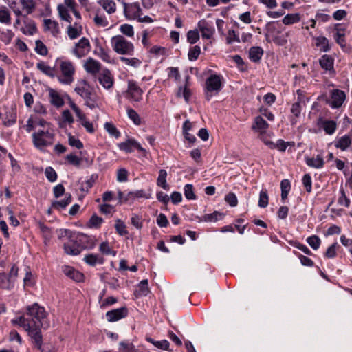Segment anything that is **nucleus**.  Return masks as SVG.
Instances as JSON below:
<instances>
[{"label":"nucleus","instance_id":"50","mask_svg":"<svg viewBox=\"0 0 352 352\" xmlns=\"http://www.w3.org/2000/svg\"><path fill=\"white\" fill-rule=\"evenodd\" d=\"M269 203V197L266 189H262L259 193L258 206L266 208Z\"/></svg>","mask_w":352,"mask_h":352},{"label":"nucleus","instance_id":"20","mask_svg":"<svg viewBox=\"0 0 352 352\" xmlns=\"http://www.w3.org/2000/svg\"><path fill=\"white\" fill-rule=\"evenodd\" d=\"M100 84L106 89L112 88L114 84V78L109 69L104 70L98 78Z\"/></svg>","mask_w":352,"mask_h":352},{"label":"nucleus","instance_id":"63","mask_svg":"<svg viewBox=\"0 0 352 352\" xmlns=\"http://www.w3.org/2000/svg\"><path fill=\"white\" fill-rule=\"evenodd\" d=\"M69 144L71 146L76 147L78 149L83 148V143L78 138H76L72 134H69L68 136Z\"/></svg>","mask_w":352,"mask_h":352},{"label":"nucleus","instance_id":"15","mask_svg":"<svg viewBox=\"0 0 352 352\" xmlns=\"http://www.w3.org/2000/svg\"><path fill=\"white\" fill-rule=\"evenodd\" d=\"M319 65L325 72H328L329 75L334 76L336 70L334 68V58L328 54L322 55L319 59Z\"/></svg>","mask_w":352,"mask_h":352},{"label":"nucleus","instance_id":"2","mask_svg":"<svg viewBox=\"0 0 352 352\" xmlns=\"http://www.w3.org/2000/svg\"><path fill=\"white\" fill-rule=\"evenodd\" d=\"M225 79L221 74H212L205 81L204 87V96L209 102L213 96H217L224 87Z\"/></svg>","mask_w":352,"mask_h":352},{"label":"nucleus","instance_id":"59","mask_svg":"<svg viewBox=\"0 0 352 352\" xmlns=\"http://www.w3.org/2000/svg\"><path fill=\"white\" fill-rule=\"evenodd\" d=\"M45 175L47 180L50 182H54L57 180L58 175L54 169L51 166H48L45 168Z\"/></svg>","mask_w":352,"mask_h":352},{"label":"nucleus","instance_id":"33","mask_svg":"<svg viewBox=\"0 0 352 352\" xmlns=\"http://www.w3.org/2000/svg\"><path fill=\"white\" fill-rule=\"evenodd\" d=\"M224 216L225 215L223 213H221L219 211H214L212 213L204 214L201 217L199 221L216 222L223 219Z\"/></svg>","mask_w":352,"mask_h":352},{"label":"nucleus","instance_id":"28","mask_svg":"<svg viewBox=\"0 0 352 352\" xmlns=\"http://www.w3.org/2000/svg\"><path fill=\"white\" fill-rule=\"evenodd\" d=\"M50 101L51 104L57 107H61L64 104V100L61 96L54 89H49Z\"/></svg>","mask_w":352,"mask_h":352},{"label":"nucleus","instance_id":"18","mask_svg":"<svg viewBox=\"0 0 352 352\" xmlns=\"http://www.w3.org/2000/svg\"><path fill=\"white\" fill-rule=\"evenodd\" d=\"M197 25L203 38L209 39L212 38L215 32L214 27L212 24L203 19L198 22Z\"/></svg>","mask_w":352,"mask_h":352},{"label":"nucleus","instance_id":"11","mask_svg":"<svg viewBox=\"0 0 352 352\" xmlns=\"http://www.w3.org/2000/svg\"><path fill=\"white\" fill-rule=\"evenodd\" d=\"M346 28L342 23H336L333 27V38L336 43L344 50L346 47Z\"/></svg>","mask_w":352,"mask_h":352},{"label":"nucleus","instance_id":"34","mask_svg":"<svg viewBox=\"0 0 352 352\" xmlns=\"http://www.w3.org/2000/svg\"><path fill=\"white\" fill-rule=\"evenodd\" d=\"M100 4L108 14H113L116 10V4L113 0H99Z\"/></svg>","mask_w":352,"mask_h":352},{"label":"nucleus","instance_id":"21","mask_svg":"<svg viewBox=\"0 0 352 352\" xmlns=\"http://www.w3.org/2000/svg\"><path fill=\"white\" fill-rule=\"evenodd\" d=\"M318 124L322 127L326 134L333 135L337 129V123L334 120L318 119Z\"/></svg>","mask_w":352,"mask_h":352},{"label":"nucleus","instance_id":"38","mask_svg":"<svg viewBox=\"0 0 352 352\" xmlns=\"http://www.w3.org/2000/svg\"><path fill=\"white\" fill-rule=\"evenodd\" d=\"M44 26L45 30H50L54 35L59 32L58 23L55 21L45 19Z\"/></svg>","mask_w":352,"mask_h":352},{"label":"nucleus","instance_id":"49","mask_svg":"<svg viewBox=\"0 0 352 352\" xmlns=\"http://www.w3.org/2000/svg\"><path fill=\"white\" fill-rule=\"evenodd\" d=\"M115 229L116 232L122 236H126L129 234L126 224L120 219L116 220Z\"/></svg>","mask_w":352,"mask_h":352},{"label":"nucleus","instance_id":"10","mask_svg":"<svg viewBox=\"0 0 352 352\" xmlns=\"http://www.w3.org/2000/svg\"><path fill=\"white\" fill-rule=\"evenodd\" d=\"M346 97V94L344 91L338 89H333L331 91L330 99L327 101V103L332 109H338L342 106Z\"/></svg>","mask_w":352,"mask_h":352},{"label":"nucleus","instance_id":"3","mask_svg":"<svg viewBox=\"0 0 352 352\" xmlns=\"http://www.w3.org/2000/svg\"><path fill=\"white\" fill-rule=\"evenodd\" d=\"M74 91L84 99L86 106L91 109L96 107L98 96L87 80L85 79L79 80Z\"/></svg>","mask_w":352,"mask_h":352},{"label":"nucleus","instance_id":"61","mask_svg":"<svg viewBox=\"0 0 352 352\" xmlns=\"http://www.w3.org/2000/svg\"><path fill=\"white\" fill-rule=\"evenodd\" d=\"M120 30L123 34L129 37H132L134 35L133 27L130 24L124 23L121 25Z\"/></svg>","mask_w":352,"mask_h":352},{"label":"nucleus","instance_id":"6","mask_svg":"<svg viewBox=\"0 0 352 352\" xmlns=\"http://www.w3.org/2000/svg\"><path fill=\"white\" fill-rule=\"evenodd\" d=\"M54 134L52 131L38 130L32 135V143L35 148L42 149L52 144Z\"/></svg>","mask_w":352,"mask_h":352},{"label":"nucleus","instance_id":"51","mask_svg":"<svg viewBox=\"0 0 352 352\" xmlns=\"http://www.w3.org/2000/svg\"><path fill=\"white\" fill-rule=\"evenodd\" d=\"M185 197L188 200L197 199V196L194 192V187L192 184H187L184 187Z\"/></svg>","mask_w":352,"mask_h":352},{"label":"nucleus","instance_id":"16","mask_svg":"<svg viewBox=\"0 0 352 352\" xmlns=\"http://www.w3.org/2000/svg\"><path fill=\"white\" fill-rule=\"evenodd\" d=\"M77 242L80 244L81 251L84 250H91L95 245V239L92 236H88L83 233L76 232Z\"/></svg>","mask_w":352,"mask_h":352},{"label":"nucleus","instance_id":"30","mask_svg":"<svg viewBox=\"0 0 352 352\" xmlns=\"http://www.w3.org/2000/svg\"><path fill=\"white\" fill-rule=\"evenodd\" d=\"M83 261L90 266H95L96 264L102 265L104 262V259L102 256L95 254H86Z\"/></svg>","mask_w":352,"mask_h":352},{"label":"nucleus","instance_id":"25","mask_svg":"<svg viewBox=\"0 0 352 352\" xmlns=\"http://www.w3.org/2000/svg\"><path fill=\"white\" fill-rule=\"evenodd\" d=\"M261 140L270 149L276 148L280 152H285L287 148L286 142L282 139L278 140L276 143H274L272 141L268 140L264 138H261Z\"/></svg>","mask_w":352,"mask_h":352},{"label":"nucleus","instance_id":"24","mask_svg":"<svg viewBox=\"0 0 352 352\" xmlns=\"http://www.w3.org/2000/svg\"><path fill=\"white\" fill-rule=\"evenodd\" d=\"M151 290L148 287V281L147 279L142 280L137 286V289L134 292V295L138 298L141 296H146Z\"/></svg>","mask_w":352,"mask_h":352},{"label":"nucleus","instance_id":"41","mask_svg":"<svg viewBox=\"0 0 352 352\" xmlns=\"http://www.w3.org/2000/svg\"><path fill=\"white\" fill-rule=\"evenodd\" d=\"M22 8L25 10V16L32 14L35 9V3L33 0H19Z\"/></svg>","mask_w":352,"mask_h":352},{"label":"nucleus","instance_id":"55","mask_svg":"<svg viewBox=\"0 0 352 352\" xmlns=\"http://www.w3.org/2000/svg\"><path fill=\"white\" fill-rule=\"evenodd\" d=\"M82 34V27L80 26L79 28L74 27L72 25H69L67 28V34L70 39H75L80 36Z\"/></svg>","mask_w":352,"mask_h":352},{"label":"nucleus","instance_id":"32","mask_svg":"<svg viewBox=\"0 0 352 352\" xmlns=\"http://www.w3.org/2000/svg\"><path fill=\"white\" fill-rule=\"evenodd\" d=\"M85 70L88 73L96 74L100 69V63L92 58H89L85 65Z\"/></svg>","mask_w":352,"mask_h":352},{"label":"nucleus","instance_id":"52","mask_svg":"<svg viewBox=\"0 0 352 352\" xmlns=\"http://www.w3.org/2000/svg\"><path fill=\"white\" fill-rule=\"evenodd\" d=\"M306 241L314 250H317L321 244V240L317 235H311L307 237Z\"/></svg>","mask_w":352,"mask_h":352},{"label":"nucleus","instance_id":"42","mask_svg":"<svg viewBox=\"0 0 352 352\" xmlns=\"http://www.w3.org/2000/svg\"><path fill=\"white\" fill-rule=\"evenodd\" d=\"M300 21V16L298 13L294 14H287L283 19V23L286 25H292L294 23H296Z\"/></svg>","mask_w":352,"mask_h":352},{"label":"nucleus","instance_id":"40","mask_svg":"<svg viewBox=\"0 0 352 352\" xmlns=\"http://www.w3.org/2000/svg\"><path fill=\"white\" fill-rule=\"evenodd\" d=\"M191 95H192L191 91L189 89V87H188L187 85H185L184 87H182V86L179 87L178 91L177 93V97L182 96L184 98L186 103L189 102L190 98Z\"/></svg>","mask_w":352,"mask_h":352},{"label":"nucleus","instance_id":"29","mask_svg":"<svg viewBox=\"0 0 352 352\" xmlns=\"http://www.w3.org/2000/svg\"><path fill=\"white\" fill-rule=\"evenodd\" d=\"M263 52V50L261 47H252L249 50V58L253 63H258L262 58Z\"/></svg>","mask_w":352,"mask_h":352},{"label":"nucleus","instance_id":"9","mask_svg":"<svg viewBox=\"0 0 352 352\" xmlns=\"http://www.w3.org/2000/svg\"><path fill=\"white\" fill-rule=\"evenodd\" d=\"M119 149L126 153H131L135 149L142 153V156L146 157L147 151L134 138H128L125 142L118 144Z\"/></svg>","mask_w":352,"mask_h":352},{"label":"nucleus","instance_id":"45","mask_svg":"<svg viewBox=\"0 0 352 352\" xmlns=\"http://www.w3.org/2000/svg\"><path fill=\"white\" fill-rule=\"evenodd\" d=\"M16 112L14 110H12L6 114V118L3 121V124L5 126L9 127L14 125L16 122Z\"/></svg>","mask_w":352,"mask_h":352},{"label":"nucleus","instance_id":"4","mask_svg":"<svg viewBox=\"0 0 352 352\" xmlns=\"http://www.w3.org/2000/svg\"><path fill=\"white\" fill-rule=\"evenodd\" d=\"M59 239L67 238V241L63 244L65 253L72 256H76L80 254L81 248L76 236V232L69 229L60 230Z\"/></svg>","mask_w":352,"mask_h":352},{"label":"nucleus","instance_id":"23","mask_svg":"<svg viewBox=\"0 0 352 352\" xmlns=\"http://www.w3.org/2000/svg\"><path fill=\"white\" fill-rule=\"evenodd\" d=\"M305 164L311 168L320 169L323 168L324 161L322 155H318L316 157H311L309 156L305 157Z\"/></svg>","mask_w":352,"mask_h":352},{"label":"nucleus","instance_id":"26","mask_svg":"<svg viewBox=\"0 0 352 352\" xmlns=\"http://www.w3.org/2000/svg\"><path fill=\"white\" fill-rule=\"evenodd\" d=\"M316 46L320 48V50L323 52H328L331 49V45L329 43V39L323 36H319L316 37Z\"/></svg>","mask_w":352,"mask_h":352},{"label":"nucleus","instance_id":"57","mask_svg":"<svg viewBox=\"0 0 352 352\" xmlns=\"http://www.w3.org/2000/svg\"><path fill=\"white\" fill-rule=\"evenodd\" d=\"M74 119L69 110H64L62 113V122L60 124V127H63L64 123H68L69 125L73 124Z\"/></svg>","mask_w":352,"mask_h":352},{"label":"nucleus","instance_id":"12","mask_svg":"<svg viewBox=\"0 0 352 352\" xmlns=\"http://www.w3.org/2000/svg\"><path fill=\"white\" fill-rule=\"evenodd\" d=\"M90 48L91 45L88 38L82 37L76 43L75 47L72 50V53L78 58H82L89 52Z\"/></svg>","mask_w":352,"mask_h":352},{"label":"nucleus","instance_id":"37","mask_svg":"<svg viewBox=\"0 0 352 352\" xmlns=\"http://www.w3.org/2000/svg\"><path fill=\"white\" fill-rule=\"evenodd\" d=\"M103 222L104 219L102 217H98L96 214H94L87 222V227L89 228L99 229Z\"/></svg>","mask_w":352,"mask_h":352},{"label":"nucleus","instance_id":"8","mask_svg":"<svg viewBox=\"0 0 352 352\" xmlns=\"http://www.w3.org/2000/svg\"><path fill=\"white\" fill-rule=\"evenodd\" d=\"M127 83V89L124 92L125 98L131 101L140 102L144 93L142 88L133 80H129Z\"/></svg>","mask_w":352,"mask_h":352},{"label":"nucleus","instance_id":"7","mask_svg":"<svg viewBox=\"0 0 352 352\" xmlns=\"http://www.w3.org/2000/svg\"><path fill=\"white\" fill-rule=\"evenodd\" d=\"M113 50L119 54L133 55L134 51L133 44L127 41L123 36H114L111 39Z\"/></svg>","mask_w":352,"mask_h":352},{"label":"nucleus","instance_id":"47","mask_svg":"<svg viewBox=\"0 0 352 352\" xmlns=\"http://www.w3.org/2000/svg\"><path fill=\"white\" fill-rule=\"evenodd\" d=\"M186 38L188 43L190 44L196 43L200 38V35L198 30H190L186 34Z\"/></svg>","mask_w":352,"mask_h":352},{"label":"nucleus","instance_id":"35","mask_svg":"<svg viewBox=\"0 0 352 352\" xmlns=\"http://www.w3.org/2000/svg\"><path fill=\"white\" fill-rule=\"evenodd\" d=\"M14 287V284L8 277L5 272L0 273V288L2 289L11 290Z\"/></svg>","mask_w":352,"mask_h":352},{"label":"nucleus","instance_id":"39","mask_svg":"<svg viewBox=\"0 0 352 352\" xmlns=\"http://www.w3.org/2000/svg\"><path fill=\"white\" fill-rule=\"evenodd\" d=\"M57 10L62 20L72 23V17L69 14V10L64 5L59 4L57 7Z\"/></svg>","mask_w":352,"mask_h":352},{"label":"nucleus","instance_id":"13","mask_svg":"<svg viewBox=\"0 0 352 352\" xmlns=\"http://www.w3.org/2000/svg\"><path fill=\"white\" fill-rule=\"evenodd\" d=\"M124 13L127 19H136L142 14V9L138 2L128 4L123 2Z\"/></svg>","mask_w":352,"mask_h":352},{"label":"nucleus","instance_id":"54","mask_svg":"<svg viewBox=\"0 0 352 352\" xmlns=\"http://www.w3.org/2000/svg\"><path fill=\"white\" fill-rule=\"evenodd\" d=\"M293 253L300 259L302 265L307 267H313L314 265V262L310 258L301 254L296 250H294Z\"/></svg>","mask_w":352,"mask_h":352},{"label":"nucleus","instance_id":"58","mask_svg":"<svg viewBox=\"0 0 352 352\" xmlns=\"http://www.w3.org/2000/svg\"><path fill=\"white\" fill-rule=\"evenodd\" d=\"M65 159L69 164L74 166L76 167H79L82 160V158L78 157V156L73 153L67 155Z\"/></svg>","mask_w":352,"mask_h":352},{"label":"nucleus","instance_id":"31","mask_svg":"<svg viewBox=\"0 0 352 352\" xmlns=\"http://www.w3.org/2000/svg\"><path fill=\"white\" fill-rule=\"evenodd\" d=\"M36 67L45 75L54 78L57 76V70L54 67H51L45 64L43 61H40L36 64Z\"/></svg>","mask_w":352,"mask_h":352},{"label":"nucleus","instance_id":"56","mask_svg":"<svg viewBox=\"0 0 352 352\" xmlns=\"http://www.w3.org/2000/svg\"><path fill=\"white\" fill-rule=\"evenodd\" d=\"M302 184L308 193L312 191V179L310 174L307 173L303 175Z\"/></svg>","mask_w":352,"mask_h":352},{"label":"nucleus","instance_id":"46","mask_svg":"<svg viewBox=\"0 0 352 352\" xmlns=\"http://www.w3.org/2000/svg\"><path fill=\"white\" fill-rule=\"evenodd\" d=\"M340 196L338 199V203L340 206H343L346 208H349L351 204L350 199L346 195L345 191L343 188H340Z\"/></svg>","mask_w":352,"mask_h":352},{"label":"nucleus","instance_id":"48","mask_svg":"<svg viewBox=\"0 0 352 352\" xmlns=\"http://www.w3.org/2000/svg\"><path fill=\"white\" fill-rule=\"evenodd\" d=\"M201 54V47L199 45H195L190 47L188 53V58L190 61H195L198 59Z\"/></svg>","mask_w":352,"mask_h":352},{"label":"nucleus","instance_id":"22","mask_svg":"<svg viewBox=\"0 0 352 352\" xmlns=\"http://www.w3.org/2000/svg\"><path fill=\"white\" fill-rule=\"evenodd\" d=\"M270 124L260 116L254 118V123L252 126V130L258 131L260 135L265 134L266 130L269 128Z\"/></svg>","mask_w":352,"mask_h":352},{"label":"nucleus","instance_id":"17","mask_svg":"<svg viewBox=\"0 0 352 352\" xmlns=\"http://www.w3.org/2000/svg\"><path fill=\"white\" fill-rule=\"evenodd\" d=\"M352 144V129L349 133L345 134L341 137H337L334 146L336 148L340 149L342 151H346Z\"/></svg>","mask_w":352,"mask_h":352},{"label":"nucleus","instance_id":"19","mask_svg":"<svg viewBox=\"0 0 352 352\" xmlns=\"http://www.w3.org/2000/svg\"><path fill=\"white\" fill-rule=\"evenodd\" d=\"M63 272L65 276L76 282L80 283L84 281V274L72 266L64 265L63 267Z\"/></svg>","mask_w":352,"mask_h":352},{"label":"nucleus","instance_id":"27","mask_svg":"<svg viewBox=\"0 0 352 352\" xmlns=\"http://www.w3.org/2000/svg\"><path fill=\"white\" fill-rule=\"evenodd\" d=\"M72 201V197L70 193L65 194V198L60 201H54L52 203V207L54 209L60 211L65 209Z\"/></svg>","mask_w":352,"mask_h":352},{"label":"nucleus","instance_id":"62","mask_svg":"<svg viewBox=\"0 0 352 352\" xmlns=\"http://www.w3.org/2000/svg\"><path fill=\"white\" fill-rule=\"evenodd\" d=\"M20 4V1H18L17 0L10 1L8 3L10 8L13 10L14 13L17 17H19L22 15V12L19 7Z\"/></svg>","mask_w":352,"mask_h":352},{"label":"nucleus","instance_id":"36","mask_svg":"<svg viewBox=\"0 0 352 352\" xmlns=\"http://www.w3.org/2000/svg\"><path fill=\"white\" fill-rule=\"evenodd\" d=\"M167 172L164 169H161L159 171L158 177L157 179V185L166 190H169V185L166 182Z\"/></svg>","mask_w":352,"mask_h":352},{"label":"nucleus","instance_id":"60","mask_svg":"<svg viewBox=\"0 0 352 352\" xmlns=\"http://www.w3.org/2000/svg\"><path fill=\"white\" fill-rule=\"evenodd\" d=\"M35 52L41 56H46L48 53V50L46 45L40 40L36 41Z\"/></svg>","mask_w":352,"mask_h":352},{"label":"nucleus","instance_id":"53","mask_svg":"<svg viewBox=\"0 0 352 352\" xmlns=\"http://www.w3.org/2000/svg\"><path fill=\"white\" fill-rule=\"evenodd\" d=\"M126 113L128 117L133 121L135 125H140L141 119L138 113L132 108L127 107Z\"/></svg>","mask_w":352,"mask_h":352},{"label":"nucleus","instance_id":"14","mask_svg":"<svg viewBox=\"0 0 352 352\" xmlns=\"http://www.w3.org/2000/svg\"><path fill=\"white\" fill-rule=\"evenodd\" d=\"M129 311L126 307L112 309L106 313L107 320L110 322L118 321L128 316Z\"/></svg>","mask_w":352,"mask_h":352},{"label":"nucleus","instance_id":"1","mask_svg":"<svg viewBox=\"0 0 352 352\" xmlns=\"http://www.w3.org/2000/svg\"><path fill=\"white\" fill-rule=\"evenodd\" d=\"M46 317L43 307L35 302L27 307L26 314L11 320V323L23 327L30 338L33 348L43 352V338L41 332L42 320Z\"/></svg>","mask_w":352,"mask_h":352},{"label":"nucleus","instance_id":"43","mask_svg":"<svg viewBox=\"0 0 352 352\" xmlns=\"http://www.w3.org/2000/svg\"><path fill=\"white\" fill-rule=\"evenodd\" d=\"M0 22L7 25L11 23L10 14L6 6L0 7Z\"/></svg>","mask_w":352,"mask_h":352},{"label":"nucleus","instance_id":"44","mask_svg":"<svg viewBox=\"0 0 352 352\" xmlns=\"http://www.w3.org/2000/svg\"><path fill=\"white\" fill-rule=\"evenodd\" d=\"M104 127L109 134L115 138L118 139L120 137L121 133L113 123L106 122Z\"/></svg>","mask_w":352,"mask_h":352},{"label":"nucleus","instance_id":"64","mask_svg":"<svg viewBox=\"0 0 352 352\" xmlns=\"http://www.w3.org/2000/svg\"><path fill=\"white\" fill-rule=\"evenodd\" d=\"M225 201L231 207H235L238 204V199L234 192H229L225 196Z\"/></svg>","mask_w":352,"mask_h":352},{"label":"nucleus","instance_id":"5","mask_svg":"<svg viewBox=\"0 0 352 352\" xmlns=\"http://www.w3.org/2000/svg\"><path fill=\"white\" fill-rule=\"evenodd\" d=\"M56 63L58 65L61 75L56 77L60 83L63 85H71L74 80L76 69L74 63L70 60H63L60 58L56 60Z\"/></svg>","mask_w":352,"mask_h":352}]
</instances>
